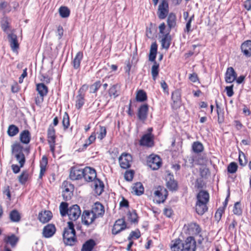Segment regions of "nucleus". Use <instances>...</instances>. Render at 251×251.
<instances>
[{"label": "nucleus", "mask_w": 251, "mask_h": 251, "mask_svg": "<svg viewBox=\"0 0 251 251\" xmlns=\"http://www.w3.org/2000/svg\"><path fill=\"white\" fill-rule=\"evenodd\" d=\"M241 50L245 55L247 57L251 56V40L244 42L241 45Z\"/></svg>", "instance_id": "obj_21"}, {"label": "nucleus", "mask_w": 251, "mask_h": 251, "mask_svg": "<svg viewBox=\"0 0 251 251\" xmlns=\"http://www.w3.org/2000/svg\"><path fill=\"white\" fill-rule=\"evenodd\" d=\"M9 218L13 222H18L21 220V215L17 210L14 209L10 212Z\"/></svg>", "instance_id": "obj_38"}, {"label": "nucleus", "mask_w": 251, "mask_h": 251, "mask_svg": "<svg viewBox=\"0 0 251 251\" xmlns=\"http://www.w3.org/2000/svg\"><path fill=\"white\" fill-rule=\"evenodd\" d=\"M120 86L118 84H115L112 85L109 90L108 95L110 98L113 97L116 98L119 95V90Z\"/></svg>", "instance_id": "obj_26"}, {"label": "nucleus", "mask_w": 251, "mask_h": 251, "mask_svg": "<svg viewBox=\"0 0 251 251\" xmlns=\"http://www.w3.org/2000/svg\"><path fill=\"white\" fill-rule=\"evenodd\" d=\"M36 90L41 96H46L48 92V87L43 83L36 84Z\"/></svg>", "instance_id": "obj_34"}, {"label": "nucleus", "mask_w": 251, "mask_h": 251, "mask_svg": "<svg viewBox=\"0 0 251 251\" xmlns=\"http://www.w3.org/2000/svg\"><path fill=\"white\" fill-rule=\"evenodd\" d=\"M68 227L65 228L63 234V241L65 244L73 246L76 242L75 232L72 222H68Z\"/></svg>", "instance_id": "obj_1"}, {"label": "nucleus", "mask_w": 251, "mask_h": 251, "mask_svg": "<svg viewBox=\"0 0 251 251\" xmlns=\"http://www.w3.org/2000/svg\"><path fill=\"white\" fill-rule=\"evenodd\" d=\"M188 233L189 234L196 235L201 231L199 226L196 223H191L188 225Z\"/></svg>", "instance_id": "obj_28"}, {"label": "nucleus", "mask_w": 251, "mask_h": 251, "mask_svg": "<svg viewBox=\"0 0 251 251\" xmlns=\"http://www.w3.org/2000/svg\"><path fill=\"white\" fill-rule=\"evenodd\" d=\"M83 177L86 181H94L97 179L96 173L94 169L87 167L83 169Z\"/></svg>", "instance_id": "obj_7"}, {"label": "nucleus", "mask_w": 251, "mask_h": 251, "mask_svg": "<svg viewBox=\"0 0 251 251\" xmlns=\"http://www.w3.org/2000/svg\"><path fill=\"white\" fill-rule=\"evenodd\" d=\"M82 57L83 53L79 51L76 53L73 62V66L75 69H77L79 68Z\"/></svg>", "instance_id": "obj_35"}, {"label": "nucleus", "mask_w": 251, "mask_h": 251, "mask_svg": "<svg viewBox=\"0 0 251 251\" xmlns=\"http://www.w3.org/2000/svg\"><path fill=\"white\" fill-rule=\"evenodd\" d=\"M62 125L64 129H67L70 126V120L68 114L65 112L62 119Z\"/></svg>", "instance_id": "obj_47"}, {"label": "nucleus", "mask_w": 251, "mask_h": 251, "mask_svg": "<svg viewBox=\"0 0 251 251\" xmlns=\"http://www.w3.org/2000/svg\"><path fill=\"white\" fill-rule=\"evenodd\" d=\"M59 211L62 217L66 216L69 211L68 203L65 202H62L59 206Z\"/></svg>", "instance_id": "obj_43"}, {"label": "nucleus", "mask_w": 251, "mask_h": 251, "mask_svg": "<svg viewBox=\"0 0 251 251\" xmlns=\"http://www.w3.org/2000/svg\"><path fill=\"white\" fill-rule=\"evenodd\" d=\"M71 192L69 191V188H66L62 192V196L64 200H67L71 198Z\"/></svg>", "instance_id": "obj_61"}, {"label": "nucleus", "mask_w": 251, "mask_h": 251, "mask_svg": "<svg viewBox=\"0 0 251 251\" xmlns=\"http://www.w3.org/2000/svg\"><path fill=\"white\" fill-rule=\"evenodd\" d=\"M172 251H184L183 243L180 239L173 240L170 245Z\"/></svg>", "instance_id": "obj_19"}, {"label": "nucleus", "mask_w": 251, "mask_h": 251, "mask_svg": "<svg viewBox=\"0 0 251 251\" xmlns=\"http://www.w3.org/2000/svg\"><path fill=\"white\" fill-rule=\"evenodd\" d=\"M75 106L77 108H81L84 103V97L81 95H79L76 97Z\"/></svg>", "instance_id": "obj_52"}, {"label": "nucleus", "mask_w": 251, "mask_h": 251, "mask_svg": "<svg viewBox=\"0 0 251 251\" xmlns=\"http://www.w3.org/2000/svg\"><path fill=\"white\" fill-rule=\"evenodd\" d=\"M149 106L147 104H142L138 109L137 116L139 120L144 122L147 118Z\"/></svg>", "instance_id": "obj_12"}, {"label": "nucleus", "mask_w": 251, "mask_h": 251, "mask_svg": "<svg viewBox=\"0 0 251 251\" xmlns=\"http://www.w3.org/2000/svg\"><path fill=\"white\" fill-rule=\"evenodd\" d=\"M236 77V73L232 67L228 68L225 75V80L227 83H231Z\"/></svg>", "instance_id": "obj_18"}, {"label": "nucleus", "mask_w": 251, "mask_h": 251, "mask_svg": "<svg viewBox=\"0 0 251 251\" xmlns=\"http://www.w3.org/2000/svg\"><path fill=\"white\" fill-rule=\"evenodd\" d=\"M91 212L97 218L104 213V207L101 203L97 202L93 205Z\"/></svg>", "instance_id": "obj_15"}, {"label": "nucleus", "mask_w": 251, "mask_h": 251, "mask_svg": "<svg viewBox=\"0 0 251 251\" xmlns=\"http://www.w3.org/2000/svg\"><path fill=\"white\" fill-rule=\"evenodd\" d=\"M207 203H203V202H196V211L199 215H202L208 209L207 206Z\"/></svg>", "instance_id": "obj_23"}, {"label": "nucleus", "mask_w": 251, "mask_h": 251, "mask_svg": "<svg viewBox=\"0 0 251 251\" xmlns=\"http://www.w3.org/2000/svg\"><path fill=\"white\" fill-rule=\"evenodd\" d=\"M147 164L151 169L157 170L161 165V160L157 155L151 154L147 159Z\"/></svg>", "instance_id": "obj_3"}, {"label": "nucleus", "mask_w": 251, "mask_h": 251, "mask_svg": "<svg viewBox=\"0 0 251 251\" xmlns=\"http://www.w3.org/2000/svg\"><path fill=\"white\" fill-rule=\"evenodd\" d=\"M146 93L142 90H139L136 94V99L138 101H144L147 100Z\"/></svg>", "instance_id": "obj_44"}, {"label": "nucleus", "mask_w": 251, "mask_h": 251, "mask_svg": "<svg viewBox=\"0 0 251 251\" xmlns=\"http://www.w3.org/2000/svg\"><path fill=\"white\" fill-rule=\"evenodd\" d=\"M106 134V129L105 126H100V131L98 138L102 140Z\"/></svg>", "instance_id": "obj_55"}, {"label": "nucleus", "mask_w": 251, "mask_h": 251, "mask_svg": "<svg viewBox=\"0 0 251 251\" xmlns=\"http://www.w3.org/2000/svg\"><path fill=\"white\" fill-rule=\"evenodd\" d=\"M157 50V46L155 43H152L151 45L149 59L150 61L154 62L155 61V59L156 58V53Z\"/></svg>", "instance_id": "obj_32"}, {"label": "nucleus", "mask_w": 251, "mask_h": 251, "mask_svg": "<svg viewBox=\"0 0 251 251\" xmlns=\"http://www.w3.org/2000/svg\"><path fill=\"white\" fill-rule=\"evenodd\" d=\"M55 131L54 127L50 126L48 129V141L50 145V150L54 153L55 143Z\"/></svg>", "instance_id": "obj_5"}, {"label": "nucleus", "mask_w": 251, "mask_h": 251, "mask_svg": "<svg viewBox=\"0 0 251 251\" xmlns=\"http://www.w3.org/2000/svg\"><path fill=\"white\" fill-rule=\"evenodd\" d=\"M169 33L170 31H168L166 32V33L162 35L161 42L162 46L163 48L168 49L170 47L171 38Z\"/></svg>", "instance_id": "obj_25"}, {"label": "nucleus", "mask_w": 251, "mask_h": 251, "mask_svg": "<svg viewBox=\"0 0 251 251\" xmlns=\"http://www.w3.org/2000/svg\"><path fill=\"white\" fill-rule=\"evenodd\" d=\"M28 174L27 172H23L19 176L18 179L19 182L21 184H24L27 180Z\"/></svg>", "instance_id": "obj_53"}, {"label": "nucleus", "mask_w": 251, "mask_h": 251, "mask_svg": "<svg viewBox=\"0 0 251 251\" xmlns=\"http://www.w3.org/2000/svg\"><path fill=\"white\" fill-rule=\"evenodd\" d=\"M126 227L125 221L124 219H120L116 221L112 230L113 234L116 235L124 230Z\"/></svg>", "instance_id": "obj_9"}, {"label": "nucleus", "mask_w": 251, "mask_h": 251, "mask_svg": "<svg viewBox=\"0 0 251 251\" xmlns=\"http://www.w3.org/2000/svg\"><path fill=\"white\" fill-rule=\"evenodd\" d=\"M172 177H173V176L169 174L167 178V186L169 189L175 190L177 187V183L174 179H172Z\"/></svg>", "instance_id": "obj_36"}, {"label": "nucleus", "mask_w": 251, "mask_h": 251, "mask_svg": "<svg viewBox=\"0 0 251 251\" xmlns=\"http://www.w3.org/2000/svg\"><path fill=\"white\" fill-rule=\"evenodd\" d=\"M244 7L248 11L251 10V0H247L244 2Z\"/></svg>", "instance_id": "obj_64"}, {"label": "nucleus", "mask_w": 251, "mask_h": 251, "mask_svg": "<svg viewBox=\"0 0 251 251\" xmlns=\"http://www.w3.org/2000/svg\"><path fill=\"white\" fill-rule=\"evenodd\" d=\"M83 169L72 168L70 173V177L72 180H77L83 177Z\"/></svg>", "instance_id": "obj_16"}, {"label": "nucleus", "mask_w": 251, "mask_h": 251, "mask_svg": "<svg viewBox=\"0 0 251 251\" xmlns=\"http://www.w3.org/2000/svg\"><path fill=\"white\" fill-rule=\"evenodd\" d=\"M157 202H163L166 200L167 196V191L166 189L158 187L154 192Z\"/></svg>", "instance_id": "obj_8"}, {"label": "nucleus", "mask_w": 251, "mask_h": 251, "mask_svg": "<svg viewBox=\"0 0 251 251\" xmlns=\"http://www.w3.org/2000/svg\"><path fill=\"white\" fill-rule=\"evenodd\" d=\"M193 151L196 153L201 152L203 150V147L201 143L199 142H195L192 145Z\"/></svg>", "instance_id": "obj_45"}, {"label": "nucleus", "mask_w": 251, "mask_h": 251, "mask_svg": "<svg viewBox=\"0 0 251 251\" xmlns=\"http://www.w3.org/2000/svg\"><path fill=\"white\" fill-rule=\"evenodd\" d=\"M8 38L11 50L14 52L16 51L19 48L17 35L13 33H9Z\"/></svg>", "instance_id": "obj_14"}, {"label": "nucleus", "mask_w": 251, "mask_h": 251, "mask_svg": "<svg viewBox=\"0 0 251 251\" xmlns=\"http://www.w3.org/2000/svg\"><path fill=\"white\" fill-rule=\"evenodd\" d=\"M12 152L13 154L23 153V147L19 143H15L12 146Z\"/></svg>", "instance_id": "obj_39"}, {"label": "nucleus", "mask_w": 251, "mask_h": 251, "mask_svg": "<svg viewBox=\"0 0 251 251\" xmlns=\"http://www.w3.org/2000/svg\"><path fill=\"white\" fill-rule=\"evenodd\" d=\"M144 191L143 185L140 182H137L132 187V192L137 195H142Z\"/></svg>", "instance_id": "obj_37"}, {"label": "nucleus", "mask_w": 251, "mask_h": 251, "mask_svg": "<svg viewBox=\"0 0 251 251\" xmlns=\"http://www.w3.org/2000/svg\"><path fill=\"white\" fill-rule=\"evenodd\" d=\"M4 241L7 244H9L12 247H14L17 244L18 238L14 234L6 237Z\"/></svg>", "instance_id": "obj_41"}, {"label": "nucleus", "mask_w": 251, "mask_h": 251, "mask_svg": "<svg viewBox=\"0 0 251 251\" xmlns=\"http://www.w3.org/2000/svg\"><path fill=\"white\" fill-rule=\"evenodd\" d=\"M56 228L53 224H48L43 229L42 234L43 236L46 238L51 237L55 233Z\"/></svg>", "instance_id": "obj_11"}, {"label": "nucleus", "mask_w": 251, "mask_h": 251, "mask_svg": "<svg viewBox=\"0 0 251 251\" xmlns=\"http://www.w3.org/2000/svg\"><path fill=\"white\" fill-rule=\"evenodd\" d=\"M132 160V156L128 153H123L119 158L120 167L124 169L130 167Z\"/></svg>", "instance_id": "obj_4"}, {"label": "nucleus", "mask_w": 251, "mask_h": 251, "mask_svg": "<svg viewBox=\"0 0 251 251\" xmlns=\"http://www.w3.org/2000/svg\"><path fill=\"white\" fill-rule=\"evenodd\" d=\"M101 84L100 81H97L91 85L90 87V93H95L100 88Z\"/></svg>", "instance_id": "obj_50"}, {"label": "nucleus", "mask_w": 251, "mask_h": 251, "mask_svg": "<svg viewBox=\"0 0 251 251\" xmlns=\"http://www.w3.org/2000/svg\"><path fill=\"white\" fill-rule=\"evenodd\" d=\"M159 65L156 61H154L153 65L151 67V74L153 80H155L159 74Z\"/></svg>", "instance_id": "obj_40"}, {"label": "nucleus", "mask_w": 251, "mask_h": 251, "mask_svg": "<svg viewBox=\"0 0 251 251\" xmlns=\"http://www.w3.org/2000/svg\"><path fill=\"white\" fill-rule=\"evenodd\" d=\"M237 168L238 166L237 163L235 162H231L229 164L227 167V171L229 173L233 174L236 172Z\"/></svg>", "instance_id": "obj_54"}, {"label": "nucleus", "mask_w": 251, "mask_h": 251, "mask_svg": "<svg viewBox=\"0 0 251 251\" xmlns=\"http://www.w3.org/2000/svg\"><path fill=\"white\" fill-rule=\"evenodd\" d=\"M1 28L7 34V35L10 33L9 23L6 20L3 21L1 25Z\"/></svg>", "instance_id": "obj_59"}, {"label": "nucleus", "mask_w": 251, "mask_h": 251, "mask_svg": "<svg viewBox=\"0 0 251 251\" xmlns=\"http://www.w3.org/2000/svg\"><path fill=\"white\" fill-rule=\"evenodd\" d=\"M95 245V241L93 239H89L83 245L81 251H92Z\"/></svg>", "instance_id": "obj_30"}, {"label": "nucleus", "mask_w": 251, "mask_h": 251, "mask_svg": "<svg viewBox=\"0 0 251 251\" xmlns=\"http://www.w3.org/2000/svg\"><path fill=\"white\" fill-rule=\"evenodd\" d=\"M21 141L24 144H28L30 140V134L28 130L23 131L20 135Z\"/></svg>", "instance_id": "obj_33"}, {"label": "nucleus", "mask_w": 251, "mask_h": 251, "mask_svg": "<svg viewBox=\"0 0 251 251\" xmlns=\"http://www.w3.org/2000/svg\"><path fill=\"white\" fill-rule=\"evenodd\" d=\"M16 160L19 163L21 167H23L25 163V157L24 153L16 154L14 155Z\"/></svg>", "instance_id": "obj_48"}, {"label": "nucleus", "mask_w": 251, "mask_h": 251, "mask_svg": "<svg viewBox=\"0 0 251 251\" xmlns=\"http://www.w3.org/2000/svg\"><path fill=\"white\" fill-rule=\"evenodd\" d=\"M172 99L173 100V107L176 108L179 107L180 103V95L179 92L176 91L173 92Z\"/></svg>", "instance_id": "obj_29"}, {"label": "nucleus", "mask_w": 251, "mask_h": 251, "mask_svg": "<svg viewBox=\"0 0 251 251\" xmlns=\"http://www.w3.org/2000/svg\"><path fill=\"white\" fill-rule=\"evenodd\" d=\"M184 251H195L196 249V243L192 237H188L183 243Z\"/></svg>", "instance_id": "obj_13"}, {"label": "nucleus", "mask_w": 251, "mask_h": 251, "mask_svg": "<svg viewBox=\"0 0 251 251\" xmlns=\"http://www.w3.org/2000/svg\"><path fill=\"white\" fill-rule=\"evenodd\" d=\"M209 200V194L205 191H201L197 195V201L207 203Z\"/></svg>", "instance_id": "obj_22"}, {"label": "nucleus", "mask_w": 251, "mask_h": 251, "mask_svg": "<svg viewBox=\"0 0 251 251\" xmlns=\"http://www.w3.org/2000/svg\"><path fill=\"white\" fill-rule=\"evenodd\" d=\"M47 164L48 159L46 156H43L40 163V171L39 176V178H42L43 175H44V173L46 171V167Z\"/></svg>", "instance_id": "obj_27"}, {"label": "nucleus", "mask_w": 251, "mask_h": 251, "mask_svg": "<svg viewBox=\"0 0 251 251\" xmlns=\"http://www.w3.org/2000/svg\"><path fill=\"white\" fill-rule=\"evenodd\" d=\"M233 85H231L230 86H226L225 88V92L227 96L229 97H231L233 95Z\"/></svg>", "instance_id": "obj_58"}, {"label": "nucleus", "mask_w": 251, "mask_h": 251, "mask_svg": "<svg viewBox=\"0 0 251 251\" xmlns=\"http://www.w3.org/2000/svg\"><path fill=\"white\" fill-rule=\"evenodd\" d=\"M140 237V232L139 230L132 231L128 237V240L130 241L133 238L138 239Z\"/></svg>", "instance_id": "obj_57"}, {"label": "nucleus", "mask_w": 251, "mask_h": 251, "mask_svg": "<svg viewBox=\"0 0 251 251\" xmlns=\"http://www.w3.org/2000/svg\"><path fill=\"white\" fill-rule=\"evenodd\" d=\"M140 144L143 146L151 147L153 145V140L151 134L144 135L140 140Z\"/></svg>", "instance_id": "obj_24"}, {"label": "nucleus", "mask_w": 251, "mask_h": 251, "mask_svg": "<svg viewBox=\"0 0 251 251\" xmlns=\"http://www.w3.org/2000/svg\"><path fill=\"white\" fill-rule=\"evenodd\" d=\"M96 138V133L95 132H93L89 136V137L88 138V140H86V141H87V142L90 145L95 141Z\"/></svg>", "instance_id": "obj_63"}, {"label": "nucleus", "mask_w": 251, "mask_h": 251, "mask_svg": "<svg viewBox=\"0 0 251 251\" xmlns=\"http://www.w3.org/2000/svg\"><path fill=\"white\" fill-rule=\"evenodd\" d=\"M59 12L60 16L62 18H67L70 15L69 9L65 6H61L59 10Z\"/></svg>", "instance_id": "obj_46"}, {"label": "nucleus", "mask_w": 251, "mask_h": 251, "mask_svg": "<svg viewBox=\"0 0 251 251\" xmlns=\"http://www.w3.org/2000/svg\"><path fill=\"white\" fill-rule=\"evenodd\" d=\"M52 217V215L50 211L45 210L39 213L38 219L41 223H46L50 221Z\"/></svg>", "instance_id": "obj_17"}, {"label": "nucleus", "mask_w": 251, "mask_h": 251, "mask_svg": "<svg viewBox=\"0 0 251 251\" xmlns=\"http://www.w3.org/2000/svg\"><path fill=\"white\" fill-rule=\"evenodd\" d=\"M97 217L91 211L85 210L82 215L81 220L83 224L89 226L91 224Z\"/></svg>", "instance_id": "obj_10"}, {"label": "nucleus", "mask_w": 251, "mask_h": 251, "mask_svg": "<svg viewBox=\"0 0 251 251\" xmlns=\"http://www.w3.org/2000/svg\"><path fill=\"white\" fill-rule=\"evenodd\" d=\"M81 214V210L79 206L77 204H75L69 208V211L67 214L70 220L75 221Z\"/></svg>", "instance_id": "obj_6"}, {"label": "nucleus", "mask_w": 251, "mask_h": 251, "mask_svg": "<svg viewBox=\"0 0 251 251\" xmlns=\"http://www.w3.org/2000/svg\"><path fill=\"white\" fill-rule=\"evenodd\" d=\"M233 212L234 214L237 215H240L242 214V210L240 207V203L239 202H236L235 203Z\"/></svg>", "instance_id": "obj_56"}, {"label": "nucleus", "mask_w": 251, "mask_h": 251, "mask_svg": "<svg viewBox=\"0 0 251 251\" xmlns=\"http://www.w3.org/2000/svg\"><path fill=\"white\" fill-rule=\"evenodd\" d=\"M200 175L202 178H207L210 176V172L208 168L202 166L200 168Z\"/></svg>", "instance_id": "obj_51"}, {"label": "nucleus", "mask_w": 251, "mask_h": 251, "mask_svg": "<svg viewBox=\"0 0 251 251\" xmlns=\"http://www.w3.org/2000/svg\"><path fill=\"white\" fill-rule=\"evenodd\" d=\"M194 15H193L188 20V22L186 23V28L184 30L185 32L189 33L191 30V23H192V21L194 20Z\"/></svg>", "instance_id": "obj_60"}, {"label": "nucleus", "mask_w": 251, "mask_h": 251, "mask_svg": "<svg viewBox=\"0 0 251 251\" xmlns=\"http://www.w3.org/2000/svg\"><path fill=\"white\" fill-rule=\"evenodd\" d=\"M167 23L169 28V30H171L176 27V14L173 13H170L167 17Z\"/></svg>", "instance_id": "obj_20"}, {"label": "nucleus", "mask_w": 251, "mask_h": 251, "mask_svg": "<svg viewBox=\"0 0 251 251\" xmlns=\"http://www.w3.org/2000/svg\"><path fill=\"white\" fill-rule=\"evenodd\" d=\"M95 192L98 195H100L103 190L104 185L103 182L97 179L94 181Z\"/></svg>", "instance_id": "obj_31"}, {"label": "nucleus", "mask_w": 251, "mask_h": 251, "mask_svg": "<svg viewBox=\"0 0 251 251\" xmlns=\"http://www.w3.org/2000/svg\"><path fill=\"white\" fill-rule=\"evenodd\" d=\"M133 177V173L132 171L126 172L125 174V178L128 181H130Z\"/></svg>", "instance_id": "obj_62"}, {"label": "nucleus", "mask_w": 251, "mask_h": 251, "mask_svg": "<svg viewBox=\"0 0 251 251\" xmlns=\"http://www.w3.org/2000/svg\"><path fill=\"white\" fill-rule=\"evenodd\" d=\"M19 128L14 125H10L7 129V134L10 137L15 136L19 132Z\"/></svg>", "instance_id": "obj_42"}, {"label": "nucleus", "mask_w": 251, "mask_h": 251, "mask_svg": "<svg viewBox=\"0 0 251 251\" xmlns=\"http://www.w3.org/2000/svg\"><path fill=\"white\" fill-rule=\"evenodd\" d=\"M128 220L132 223H136L137 222V215L135 212H129L127 214Z\"/></svg>", "instance_id": "obj_49"}, {"label": "nucleus", "mask_w": 251, "mask_h": 251, "mask_svg": "<svg viewBox=\"0 0 251 251\" xmlns=\"http://www.w3.org/2000/svg\"><path fill=\"white\" fill-rule=\"evenodd\" d=\"M169 7L168 0H160L157 11L159 19H164L168 15Z\"/></svg>", "instance_id": "obj_2"}]
</instances>
